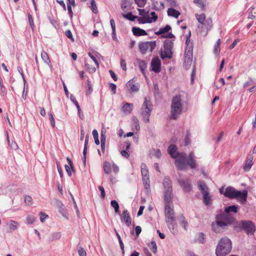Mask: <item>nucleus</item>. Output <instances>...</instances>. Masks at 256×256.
Returning a JSON list of instances; mask_svg holds the SVG:
<instances>
[{
    "mask_svg": "<svg viewBox=\"0 0 256 256\" xmlns=\"http://www.w3.org/2000/svg\"><path fill=\"white\" fill-rule=\"evenodd\" d=\"M216 220L212 224V228L216 233L222 232V230L232 224L236 220L232 214H227L224 213L216 215Z\"/></svg>",
    "mask_w": 256,
    "mask_h": 256,
    "instance_id": "obj_1",
    "label": "nucleus"
},
{
    "mask_svg": "<svg viewBox=\"0 0 256 256\" xmlns=\"http://www.w3.org/2000/svg\"><path fill=\"white\" fill-rule=\"evenodd\" d=\"M177 150L178 148L176 145L170 144L168 148V152L172 158H176L175 164L177 168L180 170H186V154L184 153L178 152Z\"/></svg>",
    "mask_w": 256,
    "mask_h": 256,
    "instance_id": "obj_2",
    "label": "nucleus"
},
{
    "mask_svg": "<svg viewBox=\"0 0 256 256\" xmlns=\"http://www.w3.org/2000/svg\"><path fill=\"white\" fill-rule=\"evenodd\" d=\"M232 249V240L226 236L222 238L218 242L216 248V256H226Z\"/></svg>",
    "mask_w": 256,
    "mask_h": 256,
    "instance_id": "obj_3",
    "label": "nucleus"
},
{
    "mask_svg": "<svg viewBox=\"0 0 256 256\" xmlns=\"http://www.w3.org/2000/svg\"><path fill=\"white\" fill-rule=\"evenodd\" d=\"M182 100L180 94L176 95L172 99L170 118L171 120H176L182 114Z\"/></svg>",
    "mask_w": 256,
    "mask_h": 256,
    "instance_id": "obj_4",
    "label": "nucleus"
},
{
    "mask_svg": "<svg viewBox=\"0 0 256 256\" xmlns=\"http://www.w3.org/2000/svg\"><path fill=\"white\" fill-rule=\"evenodd\" d=\"M224 196L230 198H238L240 200L242 203H244L246 201L248 191L246 190H237L233 187L228 186L224 190Z\"/></svg>",
    "mask_w": 256,
    "mask_h": 256,
    "instance_id": "obj_5",
    "label": "nucleus"
},
{
    "mask_svg": "<svg viewBox=\"0 0 256 256\" xmlns=\"http://www.w3.org/2000/svg\"><path fill=\"white\" fill-rule=\"evenodd\" d=\"M198 187L202 194L203 202L206 206L212 204V198L210 194L209 188L204 182L198 181Z\"/></svg>",
    "mask_w": 256,
    "mask_h": 256,
    "instance_id": "obj_6",
    "label": "nucleus"
},
{
    "mask_svg": "<svg viewBox=\"0 0 256 256\" xmlns=\"http://www.w3.org/2000/svg\"><path fill=\"white\" fill-rule=\"evenodd\" d=\"M174 42L172 40H166L164 44V52L161 51L160 52V58L164 60L166 58L172 59V58L173 52L172 49L174 47Z\"/></svg>",
    "mask_w": 256,
    "mask_h": 256,
    "instance_id": "obj_7",
    "label": "nucleus"
},
{
    "mask_svg": "<svg viewBox=\"0 0 256 256\" xmlns=\"http://www.w3.org/2000/svg\"><path fill=\"white\" fill-rule=\"evenodd\" d=\"M152 110V104L150 100L145 98L142 104V114L143 119L147 122L150 121V116Z\"/></svg>",
    "mask_w": 256,
    "mask_h": 256,
    "instance_id": "obj_8",
    "label": "nucleus"
},
{
    "mask_svg": "<svg viewBox=\"0 0 256 256\" xmlns=\"http://www.w3.org/2000/svg\"><path fill=\"white\" fill-rule=\"evenodd\" d=\"M238 228L244 230L248 235L253 234L256 231L255 225L251 220H241L238 224Z\"/></svg>",
    "mask_w": 256,
    "mask_h": 256,
    "instance_id": "obj_9",
    "label": "nucleus"
},
{
    "mask_svg": "<svg viewBox=\"0 0 256 256\" xmlns=\"http://www.w3.org/2000/svg\"><path fill=\"white\" fill-rule=\"evenodd\" d=\"M156 46V42H142L138 44V48L140 52L142 54H145L148 50L150 48V50L152 52Z\"/></svg>",
    "mask_w": 256,
    "mask_h": 256,
    "instance_id": "obj_10",
    "label": "nucleus"
},
{
    "mask_svg": "<svg viewBox=\"0 0 256 256\" xmlns=\"http://www.w3.org/2000/svg\"><path fill=\"white\" fill-rule=\"evenodd\" d=\"M164 213L166 222H172V220H176L175 213L173 206L171 207L170 204H166Z\"/></svg>",
    "mask_w": 256,
    "mask_h": 256,
    "instance_id": "obj_11",
    "label": "nucleus"
},
{
    "mask_svg": "<svg viewBox=\"0 0 256 256\" xmlns=\"http://www.w3.org/2000/svg\"><path fill=\"white\" fill-rule=\"evenodd\" d=\"M178 182L184 192H188L191 190L192 186L188 178H180L178 180Z\"/></svg>",
    "mask_w": 256,
    "mask_h": 256,
    "instance_id": "obj_12",
    "label": "nucleus"
},
{
    "mask_svg": "<svg viewBox=\"0 0 256 256\" xmlns=\"http://www.w3.org/2000/svg\"><path fill=\"white\" fill-rule=\"evenodd\" d=\"M186 166L188 165L191 169L196 168L198 164L193 152H190L188 156H186Z\"/></svg>",
    "mask_w": 256,
    "mask_h": 256,
    "instance_id": "obj_13",
    "label": "nucleus"
},
{
    "mask_svg": "<svg viewBox=\"0 0 256 256\" xmlns=\"http://www.w3.org/2000/svg\"><path fill=\"white\" fill-rule=\"evenodd\" d=\"M120 220L122 222H124L127 226H130L132 224V218L130 214L127 210L123 211L120 215Z\"/></svg>",
    "mask_w": 256,
    "mask_h": 256,
    "instance_id": "obj_14",
    "label": "nucleus"
},
{
    "mask_svg": "<svg viewBox=\"0 0 256 256\" xmlns=\"http://www.w3.org/2000/svg\"><path fill=\"white\" fill-rule=\"evenodd\" d=\"M152 70L156 73H158L161 70V61L158 58L152 59L151 62Z\"/></svg>",
    "mask_w": 256,
    "mask_h": 256,
    "instance_id": "obj_15",
    "label": "nucleus"
},
{
    "mask_svg": "<svg viewBox=\"0 0 256 256\" xmlns=\"http://www.w3.org/2000/svg\"><path fill=\"white\" fill-rule=\"evenodd\" d=\"M126 86L130 92H136L139 89V84H136L133 79L130 80L127 82Z\"/></svg>",
    "mask_w": 256,
    "mask_h": 256,
    "instance_id": "obj_16",
    "label": "nucleus"
},
{
    "mask_svg": "<svg viewBox=\"0 0 256 256\" xmlns=\"http://www.w3.org/2000/svg\"><path fill=\"white\" fill-rule=\"evenodd\" d=\"M164 200L166 202V204L170 205L172 200V189L165 190L164 194Z\"/></svg>",
    "mask_w": 256,
    "mask_h": 256,
    "instance_id": "obj_17",
    "label": "nucleus"
},
{
    "mask_svg": "<svg viewBox=\"0 0 256 256\" xmlns=\"http://www.w3.org/2000/svg\"><path fill=\"white\" fill-rule=\"evenodd\" d=\"M253 156L252 155H248L244 166V170L245 171H248L252 166Z\"/></svg>",
    "mask_w": 256,
    "mask_h": 256,
    "instance_id": "obj_18",
    "label": "nucleus"
},
{
    "mask_svg": "<svg viewBox=\"0 0 256 256\" xmlns=\"http://www.w3.org/2000/svg\"><path fill=\"white\" fill-rule=\"evenodd\" d=\"M192 43L191 42L188 46H186V48L185 49L184 58H186L192 59Z\"/></svg>",
    "mask_w": 256,
    "mask_h": 256,
    "instance_id": "obj_19",
    "label": "nucleus"
},
{
    "mask_svg": "<svg viewBox=\"0 0 256 256\" xmlns=\"http://www.w3.org/2000/svg\"><path fill=\"white\" fill-rule=\"evenodd\" d=\"M132 32L134 35L136 36H142L147 35L146 31L138 27H133L132 28Z\"/></svg>",
    "mask_w": 256,
    "mask_h": 256,
    "instance_id": "obj_20",
    "label": "nucleus"
},
{
    "mask_svg": "<svg viewBox=\"0 0 256 256\" xmlns=\"http://www.w3.org/2000/svg\"><path fill=\"white\" fill-rule=\"evenodd\" d=\"M141 172L142 174L143 177V180H149L148 172L146 166L145 164L142 163L141 164Z\"/></svg>",
    "mask_w": 256,
    "mask_h": 256,
    "instance_id": "obj_21",
    "label": "nucleus"
},
{
    "mask_svg": "<svg viewBox=\"0 0 256 256\" xmlns=\"http://www.w3.org/2000/svg\"><path fill=\"white\" fill-rule=\"evenodd\" d=\"M238 206L237 205H232L226 207L224 208V214H230V212L236 213L238 212Z\"/></svg>",
    "mask_w": 256,
    "mask_h": 256,
    "instance_id": "obj_22",
    "label": "nucleus"
},
{
    "mask_svg": "<svg viewBox=\"0 0 256 256\" xmlns=\"http://www.w3.org/2000/svg\"><path fill=\"white\" fill-rule=\"evenodd\" d=\"M136 62L138 64V67L144 76H146L145 70L147 67L146 62L144 60L140 59L136 60Z\"/></svg>",
    "mask_w": 256,
    "mask_h": 256,
    "instance_id": "obj_23",
    "label": "nucleus"
},
{
    "mask_svg": "<svg viewBox=\"0 0 256 256\" xmlns=\"http://www.w3.org/2000/svg\"><path fill=\"white\" fill-rule=\"evenodd\" d=\"M66 160L68 161V162L70 166H68L66 164L64 167H65V168L69 176H72V172L70 170V169L72 170V171H74V166L73 164L72 161L70 158H67Z\"/></svg>",
    "mask_w": 256,
    "mask_h": 256,
    "instance_id": "obj_24",
    "label": "nucleus"
},
{
    "mask_svg": "<svg viewBox=\"0 0 256 256\" xmlns=\"http://www.w3.org/2000/svg\"><path fill=\"white\" fill-rule=\"evenodd\" d=\"M175 221L176 220H172V222H166L169 230L173 234H175L178 232V230L176 228L177 225L175 222Z\"/></svg>",
    "mask_w": 256,
    "mask_h": 256,
    "instance_id": "obj_25",
    "label": "nucleus"
},
{
    "mask_svg": "<svg viewBox=\"0 0 256 256\" xmlns=\"http://www.w3.org/2000/svg\"><path fill=\"white\" fill-rule=\"evenodd\" d=\"M168 15L175 18H178L180 13L176 10L173 8H169L167 11Z\"/></svg>",
    "mask_w": 256,
    "mask_h": 256,
    "instance_id": "obj_26",
    "label": "nucleus"
},
{
    "mask_svg": "<svg viewBox=\"0 0 256 256\" xmlns=\"http://www.w3.org/2000/svg\"><path fill=\"white\" fill-rule=\"evenodd\" d=\"M6 140L8 141V146L12 150H18V145L17 143L15 142V140H12L11 142H10L8 132H6Z\"/></svg>",
    "mask_w": 256,
    "mask_h": 256,
    "instance_id": "obj_27",
    "label": "nucleus"
},
{
    "mask_svg": "<svg viewBox=\"0 0 256 256\" xmlns=\"http://www.w3.org/2000/svg\"><path fill=\"white\" fill-rule=\"evenodd\" d=\"M178 220L180 222V226L182 227L184 230H187L188 222L186 220L185 218L183 215H180L178 218Z\"/></svg>",
    "mask_w": 256,
    "mask_h": 256,
    "instance_id": "obj_28",
    "label": "nucleus"
},
{
    "mask_svg": "<svg viewBox=\"0 0 256 256\" xmlns=\"http://www.w3.org/2000/svg\"><path fill=\"white\" fill-rule=\"evenodd\" d=\"M164 186L165 190H171L172 189V180L170 177L166 176L164 180Z\"/></svg>",
    "mask_w": 256,
    "mask_h": 256,
    "instance_id": "obj_29",
    "label": "nucleus"
},
{
    "mask_svg": "<svg viewBox=\"0 0 256 256\" xmlns=\"http://www.w3.org/2000/svg\"><path fill=\"white\" fill-rule=\"evenodd\" d=\"M171 29V26L167 24L164 27L160 28L158 32H155V34L158 36L164 34L168 32Z\"/></svg>",
    "mask_w": 256,
    "mask_h": 256,
    "instance_id": "obj_30",
    "label": "nucleus"
},
{
    "mask_svg": "<svg viewBox=\"0 0 256 256\" xmlns=\"http://www.w3.org/2000/svg\"><path fill=\"white\" fill-rule=\"evenodd\" d=\"M61 237V234L59 232H56L52 234L48 237V241L50 242H53L56 240H59Z\"/></svg>",
    "mask_w": 256,
    "mask_h": 256,
    "instance_id": "obj_31",
    "label": "nucleus"
},
{
    "mask_svg": "<svg viewBox=\"0 0 256 256\" xmlns=\"http://www.w3.org/2000/svg\"><path fill=\"white\" fill-rule=\"evenodd\" d=\"M0 95L2 96L6 97L7 94V89L4 85L3 80L0 77Z\"/></svg>",
    "mask_w": 256,
    "mask_h": 256,
    "instance_id": "obj_32",
    "label": "nucleus"
},
{
    "mask_svg": "<svg viewBox=\"0 0 256 256\" xmlns=\"http://www.w3.org/2000/svg\"><path fill=\"white\" fill-rule=\"evenodd\" d=\"M56 205L58 208L59 212L62 215H64L65 210L64 206L62 203L59 200H56Z\"/></svg>",
    "mask_w": 256,
    "mask_h": 256,
    "instance_id": "obj_33",
    "label": "nucleus"
},
{
    "mask_svg": "<svg viewBox=\"0 0 256 256\" xmlns=\"http://www.w3.org/2000/svg\"><path fill=\"white\" fill-rule=\"evenodd\" d=\"M104 170L106 174H109L111 172V164L110 162L106 161L103 164Z\"/></svg>",
    "mask_w": 256,
    "mask_h": 256,
    "instance_id": "obj_34",
    "label": "nucleus"
},
{
    "mask_svg": "<svg viewBox=\"0 0 256 256\" xmlns=\"http://www.w3.org/2000/svg\"><path fill=\"white\" fill-rule=\"evenodd\" d=\"M122 16L130 21H134L137 18V16H134L132 12H128L126 14H123Z\"/></svg>",
    "mask_w": 256,
    "mask_h": 256,
    "instance_id": "obj_35",
    "label": "nucleus"
},
{
    "mask_svg": "<svg viewBox=\"0 0 256 256\" xmlns=\"http://www.w3.org/2000/svg\"><path fill=\"white\" fill-rule=\"evenodd\" d=\"M196 17L197 19V20H198V22L202 24H204V22H206V16L204 14H196Z\"/></svg>",
    "mask_w": 256,
    "mask_h": 256,
    "instance_id": "obj_36",
    "label": "nucleus"
},
{
    "mask_svg": "<svg viewBox=\"0 0 256 256\" xmlns=\"http://www.w3.org/2000/svg\"><path fill=\"white\" fill-rule=\"evenodd\" d=\"M192 63V59L184 58V61L183 63V68L185 70H188L190 68Z\"/></svg>",
    "mask_w": 256,
    "mask_h": 256,
    "instance_id": "obj_37",
    "label": "nucleus"
},
{
    "mask_svg": "<svg viewBox=\"0 0 256 256\" xmlns=\"http://www.w3.org/2000/svg\"><path fill=\"white\" fill-rule=\"evenodd\" d=\"M110 205L114 209L115 212L120 214V206L118 202L116 200H112L110 202Z\"/></svg>",
    "mask_w": 256,
    "mask_h": 256,
    "instance_id": "obj_38",
    "label": "nucleus"
},
{
    "mask_svg": "<svg viewBox=\"0 0 256 256\" xmlns=\"http://www.w3.org/2000/svg\"><path fill=\"white\" fill-rule=\"evenodd\" d=\"M203 25L206 26L207 30H210L212 26V18H209L206 20L204 24Z\"/></svg>",
    "mask_w": 256,
    "mask_h": 256,
    "instance_id": "obj_39",
    "label": "nucleus"
},
{
    "mask_svg": "<svg viewBox=\"0 0 256 256\" xmlns=\"http://www.w3.org/2000/svg\"><path fill=\"white\" fill-rule=\"evenodd\" d=\"M132 104L126 102L122 107V110L124 112L130 113L132 110Z\"/></svg>",
    "mask_w": 256,
    "mask_h": 256,
    "instance_id": "obj_40",
    "label": "nucleus"
},
{
    "mask_svg": "<svg viewBox=\"0 0 256 256\" xmlns=\"http://www.w3.org/2000/svg\"><path fill=\"white\" fill-rule=\"evenodd\" d=\"M136 18L139 24H144L146 23H152V20H148V19H146V16H137Z\"/></svg>",
    "mask_w": 256,
    "mask_h": 256,
    "instance_id": "obj_41",
    "label": "nucleus"
},
{
    "mask_svg": "<svg viewBox=\"0 0 256 256\" xmlns=\"http://www.w3.org/2000/svg\"><path fill=\"white\" fill-rule=\"evenodd\" d=\"M41 57L42 60L44 61V62L48 64L50 62V60L48 54L42 51L41 53Z\"/></svg>",
    "mask_w": 256,
    "mask_h": 256,
    "instance_id": "obj_42",
    "label": "nucleus"
},
{
    "mask_svg": "<svg viewBox=\"0 0 256 256\" xmlns=\"http://www.w3.org/2000/svg\"><path fill=\"white\" fill-rule=\"evenodd\" d=\"M150 250L152 251V252L154 254H156L157 252V246L156 242L152 240L150 242V243L148 245Z\"/></svg>",
    "mask_w": 256,
    "mask_h": 256,
    "instance_id": "obj_43",
    "label": "nucleus"
},
{
    "mask_svg": "<svg viewBox=\"0 0 256 256\" xmlns=\"http://www.w3.org/2000/svg\"><path fill=\"white\" fill-rule=\"evenodd\" d=\"M130 5V3L129 0H122L120 6L121 8L124 12H126V8Z\"/></svg>",
    "mask_w": 256,
    "mask_h": 256,
    "instance_id": "obj_44",
    "label": "nucleus"
},
{
    "mask_svg": "<svg viewBox=\"0 0 256 256\" xmlns=\"http://www.w3.org/2000/svg\"><path fill=\"white\" fill-rule=\"evenodd\" d=\"M150 14L151 16V17H150L148 15V16H146V19H148V20H152V22H156L158 18V16L156 14V12H152Z\"/></svg>",
    "mask_w": 256,
    "mask_h": 256,
    "instance_id": "obj_45",
    "label": "nucleus"
},
{
    "mask_svg": "<svg viewBox=\"0 0 256 256\" xmlns=\"http://www.w3.org/2000/svg\"><path fill=\"white\" fill-rule=\"evenodd\" d=\"M94 138V140L95 144L96 145L100 144V141L98 139V131L96 130H94L92 132Z\"/></svg>",
    "mask_w": 256,
    "mask_h": 256,
    "instance_id": "obj_46",
    "label": "nucleus"
},
{
    "mask_svg": "<svg viewBox=\"0 0 256 256\" xmlns=\"http://www.w3.org/2000/svg\"><path fill=\"white\" fill-rule=\"evenodd\" d=\"M91 9L92 12L94 14L98 12L97 6L94 0H90Z\"/></svg>",
    "mask_w": 256,
    "mask_h": 256,
    "instance_id": "obj_47",
    "label": "nucleus"
},
{
    "mask_svg": "<svg viewBox=\"0 0 256 256\" xmlns=\"http://www.w3.org/2000/svg\"><path fill=\"white\" fill-rule=\"evenodd\" d=\"M194 2L198 5V7L204 10L206 4L203 0H194Z\"/></svg>",
    "mask_w": 256,
    "mask_h": 256,
    "instance_id": "obj_48",
    "label": "nucleus"
},
{
    "mask_svg": "<svg viewBox=\"0 0 256 256\" xmlns=\"http://www.w3.org/2000/svg\"><path fill=\"white\" fill-rule=\"evenodd\" d=\"M221 43L220 39H218L214 45V52L216 54H218L220 52V45Z\"/></svg>",
    "mask_w": 256,
    "mask_h": 256,
    "instance_id": "obj_49",
    "label": "nucleus"
},
{
    "mask_svg": "<svg viewBox=\"0 0 256 256\" xmlns=\"http://www.w3.org/2000/svg\"><path fill=\"white\" fill-rule=\"evenodd\" d=\"M28 20L30 26L32 30H34V20H33L32 16V14H30V13H28Z\"/></svg>",
    "mask_w": 256,
    "mask_h": 256,
    "instance_id": "obj_50",
    "label": "nucleus"
},
{
    "mask_svg": "<svg viewBox=\"0 0 256 256\" xmlns=\"http://www.w3.org/2000/svg\"><path fill=\"white\" fill-rule=\"evenodd\" d=\"M190 132L188 131H187L184 138V145L186 146H188L190 143Z\"/></svg>",
    "mask_w": 256,
    "mask_h": 256,
    "instance_id": "obj_51",
    "label": "nucleus"
},
{
    "mask_svg": "<svg viewBox=\"0 0 256 256\" xmlns=\"http://www.w3.org/2000/svg\"><path fill=\"white\" fill-rule=\"evenodd\" d=\"M36 220V218L34 216L29 215L26 217V223L28 224H33Z\"/></svg>",
    "mask_w": 256,
    "mask_h": 256,
    "instance_id": "obj_52",
    "label": "nucleus"
},
{
    "mask_svg": "<svg viewBox=\"0 0 256 256\" xmlns=\"http://www.w3.org/2000/svg\"><path fill=\"white\" fill-rule=\"evenodd\" d=\"M70 99L71 101L74 103V104L78 110L80 111V106L78 102L76 100L74 96L72 94L70 96Z\"/></svg>",
    "mask_w": 256,
    "mask_h": 256,
    "instance_id": "obj_53",
    "label": "nucleus"
},
{
    "mask_svg": "<svg viewBox=\"0 0 256 256\" xmlns=\"http://www.w3.org/2000/svg\"><path fill=\"white\" fill-rule=\"evenodd\" d=\"M85 68L90 73H94L96 70V69L94 67H92L88 63H85Z\"/></svg>",
    "mask_w": 256,
    "mask_h": 256,
    "instance_id": "obj_54",
    "label": "nucleus"
},
{
    "mask_svg": "<svg viewBox=\"0 0 256 256\" xmlns=\"http://www.w3.org/2000/svg\"><path fill=\"white\" fill-rule=\"evenodd\" d=\"M135 2L140 8H144L146 4V0H134Z\"/></svg>",
    "mask_w": 256,
    "mask_h": 256,
    "instance_id": "obj_55",
    "label": "nucleus"
},
{
    "mask_svg": "<svg viewBox=\"0 0 256 256\" xmlns=\"http://www.w3.org/2000/svg\"><path fill=\"white\" fill-rule=\"evenodd\" d=\"M198 240L200 244H204L205 242V236L203 232L199 233Z\"/></svg>",
    "mask_w": 256,
    "mask_h": 256,
    "instance_id": "obj_56",
    "label": "nucleus"
},
{
    "mask_svg": "<svg viewBox=\"0 0 256 256\" xmlns=\"http://www.w3.org/2000/svg\"><path fill=\"white\" fill-rule=\"evenodd\" d=\"M254 82V80L252 78H249L248 80L244 84L243 86L244 88H246L252 85Z\"/></svg>",
    "mask_w": 256,
    "mask_h": 256,
    "instance_id": "obj_57",
    "label": "nucleus"
},
{
    "mask_svg": "<svg viewBox=\"0 0 256 256\" xmlns=\"http://www.w3.org/2000/svg\"><path fill=\"white\" fill-rule=\"evenodd\" d=\"M134 125L136 130H138L140 129V126L138 123V120L136 117L133 118Z\"/></svg>",
    "mask_w": 256,
    "mask_h": 256,
    "instance_id": "obj_58",
    "label": "nucleus"
},
{
    "mask_svg": "<svg viewBox=\"0 0 256 256\" xmlns=\"http://www.w3.org/2000/svg\"><path fill=\"white\" fill-rule=\"evenodd\" d=\"M196 66H195V64H194L192 66V72L191 74L190 80H191L192 84L194 82V77L196 76Z\"/></svg>",
    "mask_w": 256,
    "mask_h": 256,
    "instance_id": "obj_59",
    "label": "nucleus"
},
{
    "mask_svg": "<svg viewBox=\"0 0 256 256\" xmlns=\"http://www.w3.org/2000/svg\"><path fill=\"white\" fill-rule=\"evenodd\" d=\"M88 54L90 58L94 62L98 68H99V63L94 56L91 52H88Z\"/></svg>",
    "mask_w": 256,
    "mask_h": 256,
    "instance_id": "obj_60",
    "label": "nucleus"
},
{
    "mask_svg": "<svg viewBox=\"0 0 256 256\" xmlns=\"http://www.w3.org/2000/svg\"><path fill=\"white\" fill-rule=\"evenodd\" d=\"M65 35L69 38L72 41L74 42V38H73V36H72V32L68 30H66L65 32Z\"/></svg>",
    "mask_w": 256,
    "mask_h": 256,
    "instance_id": "obj_61",
    "label": "nucleus"
},
{
    "mask_svg": "<svg viewBox=\"0 0 256 256\" xmlns=\"http://www.w3.org/2000/svg\"><path fill=\"white\" fill-rule=\"evenodd\" d=\"M139 14L142 16H148V11H146L144 9H138Z\"/></svg>",
    "mask_w": 256,
    "mask_h": 256,
    "instance_id": "obj_62",
    "label": "nucleus"
},
{
    "mask_svg": "<svg viewBox=\"0 0 256 256\" xmlns=\"http://www.w3.org/2000/svg\"><path fill=\"white\" fill-rule=\"evenodd\" d=\"M16 224H17V222H16L14 221H13V220L10 221V224H9L10 228L13 230H16L17 226L16 225Z\"/></svg>",
    "mask_w": 256,
    "mask_h": 256,
    "instance_id": "obj_63",
    "label": "nucleus"
},
{
    "mask_svg": "<svg viewBox=\"0 0 256 256\" xmlns=\"http://www.w3.org/2000/svg\"><path fill=\"white\" fill-rule=\"evenodd\" d=\"M78 254L80 256H86V252L82 248H80L78 249Z\"/></svg>",
    "mask_w": 256,
    "mask_h": 256,
    "instance_id": "obj_64",
    "label": "nucleus"
}]
</instances>
